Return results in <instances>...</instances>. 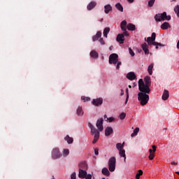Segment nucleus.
Segmentation results:
<instances>
[{
    "label": "nucleus",
    "instance_id": "nucleus-1",
    "mask_svg": "<svg viewBox=\"0 0 179 179\" xmlns=\"http://www.w3.org/2000/svg\"><path fill=\"white\" fill-rule=\"evenodd\" d=\"M150 92H146V90L140 91L138 94V100L140 101V104L142 106H146L149 101V94Z\"/></svg>",
    "mask_w": 179,
    "mask_h": 179
},
{
    "label": "nucleus",
    "instance_id": "nucleus-2",
    "mask_svg": "<svg viewBox=\"0 0 179 179\" xmlns=\"http://www.w3.org/2000/svg\"><path fill=\"white\" fill-rule=\"evenodd\" d=\"M145 40H146V38H145ZM155 40H156V33L153 32L151 35V37H148L145 41H147L148 45H156L155 47L156 50H159V47H164V45L160 43L155 42Z\"/></svg>",
    "mask_w": 179,
    "mask_h": 179
},
{
    "label": "nucleus",
    "instance_id": "nucleus-3",
    "mask_svg": "<svg viewBox=\"0 0 179 179\" xmlns=\"http://www.w3.org/2000/svg\"><path fill=\"white\" fill-rule=\"evenodd\" d=\"M88 127L91 129V135H94V138L92 141V143H96L97 141H99V138H100V131L92 123L89 122L88 123Z\"/></svg>",
    "mask_w": 179,
    "mask_h": 179
},
{
    "label": "nucleus",
    "instance_id": "nucleus-4",
    "mask_svg": "<svg viewBox=\"0 0 179 179\" xmlns=\"http://www.w3.org/2000/svg\"><path fill=\"white\" fill-rule=\"evenodd\" d=\"M155 22H164V20H171V16L167 15V13L156 14L154 17Z\"/></svg>",
    "mask_w": 179,
    "mask_h": 179
},
{
    "label": "nucleus",
    "instance_id": "nucleus-5",
    "mask_svg": "<svg viewBox=\"0 0 179 179\" xmlns=\"http://www.w3.org/2000/svg\"><path fill=\"white\" fill-rule=\"evenodd\" d=\"M117 162V160L115 159V157H112L109 159L108 161V169L109 171L113 173V171H115V163Z\"/></svg>",
    "mask_w": 179,
    "mask_h": 179
},
{
    "label": "nucleus",
    "instance_id": "nucleus-6",
    "mask_svg": "<svg viewBox=\"0 0 179 179\" xmlns=\"http://www.w3.org/2000/svg\"><path fill=\"white\" fill-rule=\"evenodd\" d=\"M144 82H145L144 85L145 86L146 93H150V85L152 83V81H150V77L146 76L144 78Z\"/></svg>",
    "mask_w": 179,
    "mask_h": 179
},
{
    "label": "nucleus",
    "instance_id": "nucleus-7",
    "mask_svg": "<svg viewBox=\"0 0 179 179\" xmlns=\"http://www.w3.org/2000/svg\"><path fill=\"white\" fill-rule=\"evenodd\" d=\"M62 156V154L59 152V149L58 148H55L52 151V159L53 160H57V159H59Z\"/></svg>",
    "mask_w": 179,
    "mask_h": 179
},
{
    "label": "nucleus",
    "instance_id": "nucleus-8",
    "mask_svg": "<svg viewBox=\"0 0 179 179\" xmlns=\"http://www.w3.org/2000/svg\"><path fill=\"white\" fill-rule=\"evenodd\" d=\"M118 62V55L115 53H113L109 56V64H113L115 65Z\"/></svg>",
    "mask_w": 179,
    "mask_h": 179
},
{
    "label": "nucleus",
    "instance_id": "nucleus-9",
    "mask_svg": "<svg viewBox=\"0 0 179 179\" xmlns=\"http://www.w3.org/2000/svg\"><path fill=\"white\" fill-rule=\"evenodd\" d=\"M138 90H140V92H145V90H146V85H145L143 79L138 80Z\"/></svg>",
    "mask_w": 179,
    "mask_h": 179
},
{
    "label": "nucleus",
    "instance_id": "nucleus-10",
    "mask_svg": "<svg viewBox=\"0 0 179 179\" xmlns=\"http://www.w3.org/2000/svg\"><path fill=\"white\" fill-rule=\"evenodd\" d=\"M156 152V145H152V150H149L150 155L148 156V159L150 160H153L155 159V153Z\"/></svg>",
    "mask_w": 179,
    "mask_h": 179
},
{
    "label": "nucleus",
    "instance_id": "nucleus-11",
    "mask_svg": "<svg viewBox=\"0 0 179 179\" xmlns=\"http://www.w3.org/2000/svg\"><path fill=\"white\" fill-rule=\"evenodd\" d=\"M96 127L98 128V129L100 131V132H101L103 131V129H104L103 127V118L99 119L96 122Z\"/></svg>",
    "mask_w": 179,
    "mask_h": 179
},
{
    "label": "nucleus",
    "instance_id": "nucleus-12",
    "mask_svg": "<svg viewBox=\"0 0 179 179\" xmlns=\"http://www.w3.org/2000/svg\"><path fill=\"white\" fill-rule=\"evenodd\" d=\"M116 40L118 43H120V44H124L125 37L124 36V34H119L116 38Z\"/></svg>",
    "mask_w": 179,
    "mask_h": 179
},
{
    "label": "nucleus",
    "instance_id": "nucleus-13",
    "mask_svg": "<svg viewBox=\"0 0 179 179\" xmlns=\"http://www.w3.org/2000/svg\"><path fill=\"white\" fill-rule=\"evenodd\" d=\"M92 104L96 106H101L103 104V99L99 98L96 99H94L92 101Z\"/></svg>",
    "mask_w": 179,
    "mask_h": 179
},
{
    "label": "nucleus",
    "instance_id": "nucleus-14",
    "mask_svg": "<svg viewBox=\"0 0 179 179\" xmlns=\"http://www.w3.org/2000/svg\"><path fill=\"white\" fill-rule=\"evenodd\" d=\"M141 48L143 51H144L145 55H148L149 54V45H148V43H143L141 45Z\"/></svg>",
    "mask_w": 179,
    "mask_h": 179
},
{
    "label": "nucleus",
    "instance_id": "nucleus-15",
    "mask_svg": "<svg viewBox=\"0 0 179 179\" xmlns=\"http://www.w3.org/2000/svg\"><path fill=\"white\" fill-rule=\"evenodd\" d=\"M127 78L129 79V80H135V79H136V75L132 71L129 72L127 75Z\"/></svg>",
    "mask_w": 179,
    "mask_h": 179
},
{
    "label": "nucleus",
    "instance_id": "nucleus-16",
    "mask_svg": "<svg viewBox=\"0 0 179 179\" xmlns=\"http://www.w3.org/2000/svg\"><path fill=\"white\" fill-rule=\"evenodd\" d=\"M87 176V172L83 169H79L78 177L79 178H85Z\"/></svg>",
    "mask_w": 179,
    "mask_h": 179
},
{
    "label": "nucleus",
    "instance_id": "nucleus-17",
    "mask_svg": "<svg viewBox=\"0 0 179 179\" xmlns=\"http://www.w3.org/2000/svg\"><path fill=\"white\" fill-rule=\"evenodd\" d=\"M114 132L113 127H108L105 129V136H110Z\"/></svg>",
    "mask_w": 179,
    "mask_h": 179
},
{
    "label": "nucleus",
    "instance_id": "nucleus-18",
    "mask_svg": "<svg viewBox=\"0 0 179 179\" xmlns=\"http://www.w3.org/2000/svg\"><path fill=\"white\" fill-rule=\"evenodd\" d=\"M97 3L96 1H91L87 6L88 10H92L94 8H96Z\"/></svg>",
    "mask_w": 179,
    "mask_h": 179
},
{
    "label": "nucleus",
    "instance_id": "nucleus-19",
    "mask_svg": "<svg viewBox=\"0 0 179 179\" xmlns=\"http://www.w3.org/2000/svg\"><path fill=\"white\" fill-rule=\"evenodd\" d=\"M111 10H113V7L111 6V5L107 4L104 6V12L106 15H108V13H110Z\"/></svg>",
    "mask_w": 179,
    "mask_h": 179
},
{
    "label": "nucleus",
    "instance_id": "nucleus-20",
    "mask_svg": "<svg viewBox=\"0 0 179 179\" xmlns=\"http://www.w3.org/2000/svg\"><path fill=\"white\" fill-rule=\"evenodd\" d=\"M170 97V94H169V90H164V93L162 94V100L166 101Z\"/></svg>",
    "mask_w": 179,
    "mask_h": 179
},
{
    "label": "nucleus",
    "instance_id": "nucleus-21",
    "mask_svg": "<svg viewBox=\"0 0 179 179\" xmlns=\"http://www.w3.org/2000/svg\"><path fill=\"white\" fill-rule=\"evenodd\" d=\"M79 170H84L85 171H86V170H87V164H86V162L80 163Z\"/></svg>",
    "mask_w": 179,
    "mask_h": 179
},
{
    "label": "nucleus",
    "instance_id": "nucleus-22",
    "mask_svg": "<svg viewBox=\"0 0 179 179\" xmlns=\"http://www.w3.org/2000/svg\"><path fill=\"white\" fill-rule=\"evenodd\" d=\"M101 37V31H98L96 35L92 37L93 41H97Z\"/></svg>",
    "mask_w": 179,
    "mask_h": 179
},
{
    "label": "nucleus",
    "instance_id": "nucleus-23",
    "mask_svg": "<svg viewBox=\"0 0 179 179\" xmlns=\"http://www.w3.org/2000/svg\"><path fill=\"white\" fill-rule=\"evenodd\" d=\"M169 27H170V24L167 22H164L161 25V29H162V30H167Z\"/></svg>",
    "mask_w": 179,
    "mask_h": 179
},
{
    "label": "nucleus",
    "instance_id": "nucleus-24",
    "mask_svg": "<svg viewBox=\"0 0 179 179\" xmlns=\"http://www.w3.org/2000/svg\"><path fill=\"white\" fill-rule=\"evenodd\" d=\"M83 109H82V106H78L77 110H76V114L78 115V117H82L83 115Z\"/></svg>",
    "mask_w": 179,
    "mask_h": 179
},
{
    "label": "nucleus",
    "instance_id": "nucleus-25",
    "mask_svg": "<svg viewBox=\"0 0 179 179\" xmlns=\"http://www.w3.org/2000/svg\"><path fill=\"white\" fill-rule=\"evenodd\" d=\"M128 26L127 21L123 20L122 21V22L120 23V27L122 30H127V27Z\"/></svg>",
    "mask_w": 179,
    "mask_h": 179
},
{
    "label": "nucleus",
    "instance_id": "nucleus-26",
    "mask_svg": "<svg viewBox=\"0 0 179 179\" xmlns=\"http://www.w3.org/2000/svg\"><path fill=\"white\" fill-rule=\"evenodd\" d=\"M127 29L130 30L131 31H134L136 30V27H135V24L129 23L127 24Z\"/></svg>",
    "mask_w": 179,
    "mask_h": 179
},
{
    "label": "nucleus",
    "instance_id": "nucleus-27",
    "mask_svg": "<svg viewBox=\"0 0 179 179\" xmlns=\"http://www.w3.org/2000/svg\"><path fill=\"white\" fill-rule=\"evenodd\" d=\"M101 173L102 174H103V176H106V177H108L110 176V171H108V169L106 167L102 169Z\"/></svg>",
    "mask_w": 179,
    "mask_h": 179
},
{
    "label": "nucleus",
    "instance_id": "nucleus-28",
    "mask_svg": "<svg viewBox=\"0 0 179 179\" xmlns=\"http://www.w3.org/2000/svg\"><path fill=\"white\" fill-rule=\"evenodd\" d=\"M64 141H66V142L69 143V145H71V143H73V138L70 137L69 135H67L64 138Z\"/></svg>",
    "mask_w": 179,
    "mask_h": 179
},
{
    "label": "nucleus",
    "instance_id": "nucleus-29",
    "mask_svg": "<svg viewBox=\"0 0 179 179\" xmlns=\"http://www.w3.org/2000/svg\"><path fill=\"white\" fill-rule=\"evenodd\" d=\"M90 57L92 58H99V53L96 50H92L90 52Z\"/></svg>",
    "mask_w": 179,
    "mask_h": 179
},
{
    "label": "nucleus",
    "instance_id": "nucleus-30",
    "mask_svg": "<svg viewBox=\"0 0 179 179\" xmlns=\"http://www.w3.org/2000/svg\"><path fill=\"white\" fill-rule=\"evenodd\" d=\"M119 154L121 157L124 158V162H127V156L125 155V150H119Z\"/></svg>",
    "mask_w": 179,
    "mask_h": 179
},
{
    "label": "nucleus",
    "instance_id": "nucleus-31",
    "mask_svg": "<svg viewBox=\"0 0 179 179\" xmlns=\"http://www.w3.org/2000/svg\"><path fill=\"white\" fill-rule=\"evenodd\" d=\"M115 8L120 10V12H124V7L121 5L120 3H117L115 4Z\"/></svg>",
    "mask_w": 179,
    "mask_h": 179
},
{
    "label": "nucleus",
    "instance_id": "nucleus-32",
    "mask_svg": "<svg viewBox=\"0 0 179 179\" xmlns=\"http://www.w3.org/2000/svg\"><path fill=\"white\" fill-rule=\"evenodd\" d=\"M124 143H123L122 144L121 143H117L116 144V148H117V150H124Z\"/></svg>",
    "mask_w": 179,
    "mask_h": 179
},
{
    "label": "nucleus",
    "instance_id": "nucleus-33",
    "mask_svg": "<svg viewBox=\"0 0 179 179\" xmlns=\"http://www.w3.org/2000/svg\"><path fill=\"white\" fill-rule=\"evenodd\" d=\"M148 72L149 75L153 74V64H151L148 68Z\"/></svg>",
    "mask_w": 179,
    "mask_h": 179
},
{
    "label": "nucleus",
    "instance_id": "nucleus-34",
    "mask_svg": "<svg viewBox=\"0 0 179 179\" xmlns=\"http://www.w3.org/2000/svg\"><path fill=\"white\" fill-rule=\"evenodd\" d=\"M108 33H110V27H106L103 29V36L106 37V38H107V35Z\"/></svg>",
    "mask_w": 179,
    "mask_h": 179
},
{
    "label": "nucleus",
    "instance_id": "nucleus-35",
    "mask_svg": "<svg viewBox=\"0 0 179 179\" xmlns=\"http://www.w3.org/2000/svg\"><path fill=\"white\" fill-rule=\"evenodd\" d=\"M143 175V170H138L136 175V179H141V176Z\"/></svg>",
    "mask_w": 179,
    "mask_h": 179
},
{
    "label": "nucleus",
    "instance_id": "nucleus-36",
    "mask_svg": "<svg viewBox=\"0 0 179 179\" xmlns=\"http://www.w3.org/2000/svg\"><path fill=\"white\" fill-rule=\"evenodd\" d=\"M138 132H139V127H136L134 132L131 134V138H134V136H136L138 135Z\"/></svg>",
    "mask_w": 179,
    "mask_h": 179
},
{
    "label": "nucleus",
    "instance_id": "nucleus-37",
    "mask_svg": "<svg viewBox=\"0 0 179 179\" xmlns=\"http://www.w3.org/2000/svg\"><path fill=\"white\" fill-rule=\"evenodd\" d=\"M126 94H127V96H126V101L124 103L125 105L128 103V100H129V92L128 88L126 89Z\"/></svg>",
    "mask_w": 179,
    "mask_h": 179
},
{
    "label": "nucleus",
    "instance_id": "nucleus-38",
    "mask_svg": "<svg viewBox=\"0 0 179 179\" xmlns=\"http://www.w3.org/2000/svg\"><path fill=\"white\" fill-rule=\"evenodd\" d=\"M174 12L177 15L178 17H179V5H177L174 8Z\"/></svg>",
    "mask_w": 179,
    "mask_h": 179
},
{
    "label": "nucleus",
    "instance_id": "nucleus-39",
    "mask_svg": "<svg viewBox=\"0 0 179 179\" xmlns=\"http://www.w3.org/2000/svg\"><path fill=\"white\" fill-rule=\"evenodd\" d=\"M125 117H127V113H122L120 116H119V118L120 120H125Z\"/></svg>",
    "mask_w": 179,
    "mask_h": 179
},
{
    "label": "nucleus",
    "instance_id": "nucleus-40",
    "mask_svg": "<svg viewBox=\"0 0 179 179\" xmlns=\"http://www.w3.org/2000/svg\"><path fill=\"white\" fill-rule=\"evenodd\" d=\"M156 0H150L149 1H148V6L150 7V8H152V6H153V5H155V1Z\"/></svg>",
    "mask_w": 179,
    "mask_h": 179
},
{
    "label": "nucleus",
    "instance_id": "nucleus-41",
    "mask_svg": "<svg viewBox=\"0 0 179 179\" xmlns=\"http://www.w3.org/2000/svg\"><path fill=\"white\" fill-rule=\"evenodd\" d=\"M63 155L64 156H68V155H69V150L64 149L63 151Z\"/></svg>",
    "mask_w": 179,
    "mask_h": 179
},
{
    "label": "nucleus",
    "instance_id": "nucleus-42",
    "mask_svg": "<svg viewBox=\"0 0 179 179\" xmlns=\"http://www.w3.org/2000/svg\"><path fill=\"white\" fill-rule=\"evenodd\" d=\"M129 52L130 55H131L132 57H135V52H134V50H132L131 48H129Z\"/></svg>",
    "mask_w": 179,
    "mask_h": 179
},
{
    "label": "nucleus",
    "instance_id": "nucleus-43",
    "mask_svg": "<svg viewBox=\"0 0 179 179\" xmlns=\"http://www.w3.org/2000/svg\"><path fill=\"white\" fill-rule=\"evenodd\" d=\"M122 31H124L123 34H123L124 37H125V36L128 37V36H129V34L128 33V31H127V29L122 30Z\"/></svg>",
    "mask_w": 179,
    "mask_h": 179
},
{
    "label": "nucleus",
    "instance_id": "nucleus-44",
    "mask_svg": "<svg viewBox=\"0 0 179 179\" xmlns=\"http://www.w3.org/2000/svg\"><path fill=\"white\" fill-rule=\"evenodd\" d=\"M81 100H83V101H90V98L85 97V96H82L81 97Z\"/></svg>",
    "mask_w": 179,
    "mask_h": 179
},
{
    "label": "nucleus",
    "instance_id": "nucleus-45",
    "mask_svg": "<svg viewBox=\"0 0 179 179\" xmlns=\"http://www.w3.org/2000/svg\"><path fill=\"white\" fill-rule=\"evenodd\" d=\"M114 117H108L107 120H106V121H108L109 122H113V121H114Z\"/></svg>",
    "mask_w": 179,
    "mask_h": 179
},
{
    "label": "nucleus",
    "instance_id": "nucleus-46",
    "mask_svg": "<svg viewBox=\"0 0 179 179\" xmlns=\"http://www.w3.org/2000/svg\"><path fill=\"white\" fill-rule=\"evenodd\" d=\"M99 43H101V45H104V44H106V43L104 42V39H103V38H99Z\"/></svg>",
    "mask_w": 179,
    "mask_h": 179
},
{
    "label": "nucleus",
    "instance_id": "nucleus-47",
    "mask_svg": "<svg viewBox=\"0 0 179 179\" xmlns=\"http://www.w3.org/2000/svg\"><path fill=\"white\" fill-rule=\"evenodd\" d=\"M71 179H76V173H73L71 176Z\"/></svg>",
    "mask_w": 179,
    "mask_h": 179
},
{
    "label": "nucleus",
    "instance_id": "nucleus-48",
    "mask_svg": "<svg viewBox=\"0 0 179 179\" xmlns=\"http://www.w3.org/2000/svg\"><path fill=\"white\" fill-rule=\"evenodd\" d=\"M116 64H117L116 66V69H120V66L121 65V62H118V60H117V62Z\"/></svg>",
    "mask_w": 179,
    "mask_h": 179
},
{
    "label": "nucleus",
    "instance_id": "nucleus-49",
    "mask_svg": "<svg viewBox=\"0 0 179 179\" xmlns=\"http://www.w3.org/2000/svg\"><path fill=\"white\" fill-rule=\"evenodd\" d=\"M85 179H92V175L87 174L85 177Z\"/></svg>",
    "mask_w": 179,
    "mask_h": 179
},
{
    "label": "nucleus",
    "instance_id": "nucleus-50",
    "mask_svg": "<svg viewBox=\"0 0 179 179\" xmlns=\"http://www.w3.org/2000/svg\"><path fill=\"white\" fill-rule=\"evenodd\" d=\"M94 155H96V156H98V155H99V149H97V148L94 149Z\"/></svg>",
    "mask_w": 179,
    "mask_h": 179
},
{
    "label": "nucleus",
    "instance_id": "nucleus-51",
    "mask_svg": "<svg viewBox=\"0 0 179 179\" xmlns=\"http://www.w3.org/2000/svg\"><path fill=\"white\" fill-rule=\"evenodd\" d=\"M171 164H172L173 166H177V164H178V163H177V162H171Z\"/></svg>",
    "mask_w": 179,
    "mask_h": 179
},
{
    "label": "nucleus",
    "instance_id": "nucleus-52",
    "mask_svg": "<svg viewBox=\"0 0 179 179\" xmlns=\"http://www.w3.org/2000/svg\"><path fill=\"white\" fill-rule=\"evenodd\" d=\"M120 96H124V90H121Z\"/></svg>",
    "mask_w": 179,
    "mask_h": 179
},
{
    "label": "nucleus",
    "instance_id": "nucleus-53",
    "mask_svg": "<svg viewBox=\"0 0 179 179\" xmlns=\"http://www.w3.org/2000/svg\"><path fill=\"white\" fill-rule=\"evenodd\" d=\"M127 1H128V2H129V3H133L134 1H135V0H127Z\"/></svg>",
    "mask_w": 179,
    "mask_h": 179
},
{
    "label": "nucleus",
    "instance_id": "nucleus-54",
    "mask_svg": "<svg viewBox=\"0 0 179 179\" xmlns=\"http://www.w3.org/2000/svg\"><path fill=\"white\" fill-rule=\"evenodd\" d=\"M137 83H133V87H136L137 86Z\"/></svg>",
    "mask_w": 179,
    "mask_h": 179
},
{
    "label": "nucleus",
    "instance_id": "nucleus-55",
    "mask_svg": "<svg viewBox=\"0 0 179 179\" xmlns=\"http://www.w3.org/2000/svg\"><path fill=\"white\" fill-rule=\"evenodd\" d=\"M103 117H104L105 120H107V118H108V117H107V115H104Z\"/></svg>",
    "mask_w": 179,
    "mask_h": 179
},
{
    "label": "nucleus",
    "instance_id": "nucleus-56",
    "mask_svg": "<svg viewBox=\"0 0 179 179\" xmlns=\"http://www.w3.org/2000/svg\"><path fill=\"white\" fill-rule=\"evenodd\" d=\"M129 89H132V86L129 85Z\"/></svg>",
    "mask_w": 179,
    "mask_h": 179
},
{
    "label": "nucleus",
    "instance_id": "nucleus-57",
    "mask_svg": "<svg viewBox=\"0 0 179 179\" xmlns=\"http://www.w3.org/2000/svg\"><path fill=\"white\" fill-rule=\"evenodd\" d=\"M176 173L179 175V172H176Z\"/></svg>",
    "mask_w": 179,
    "mask_h": 179
},
{
    "label": "nucleus",
    "instance_id": "nucleus-58",
    "mask_svg": "<svg viewBox=\"0 0 179 179\" xmlns=\"http://www.w3.org/2000/svg\"><path fill=\"white\" fill-rule=\"evenodd\" d=\"M111 49H112V48L110 47V50H111Z\"/></svg>",
    "mask_w": 179,
    "mask_h": 179
},
{
    "label": "nucleus",
    "instance_id": "nucleus-59",
    "mask_svg": "<svg viewBox=\"0 0 179 179\" xmlns=\"http://www.w3.org/2000/svg\"><path fill=\"white\" fill-rule=\"evenodd\" d=\"M172 1H176V0H172Z\"/></svg>",
    "mask_w": 179,
    "mask_h": 179
}]
</instances>
